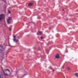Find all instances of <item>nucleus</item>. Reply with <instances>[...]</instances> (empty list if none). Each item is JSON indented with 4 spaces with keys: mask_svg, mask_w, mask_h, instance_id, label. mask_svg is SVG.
<instances>
[{
    "mask_svg": "<svg viewBox=\"0 0 78 78\" xmlns=\"http://www.w3.org/2000/svg\"><path fill=\"white\" fill-rule=\"evenodd\" d=\"M18 39H20L19 36H18Z\"/></svg>",
    "mask_w": 78,
    "mask_h": 78,
    "instance_id": "18",
    "label": "nucleus"
},
{
    "mask_svg": "<svg viewBox=\"0 0 78 78\" xmlns=\"http://www.w3.org/2000/svg\"><path fill=\"white\" fill-rule=\"evenodd\" d=\"M74 75H75L77 77H78V73H76L74 74Z\"/></svg>",
    "mask_w": 78,
    "mask_h": 78,
    "instance_id": "10",
    "label": "nucleus"
},
{
    "mask_svg": "<svg viewBox=\"0 0 78 78\" xmlns=\"http://www.w3.org/2000/svg\"><path fill=\"white\" fill-rule=\"evenodd\" d=\"M67 52V51L66 52V51H65V53H67V52Z\"/></svg>",
    "mask_w": 78,
    "mask_h": 78,
    "instance_id": "21",
    "label": "nucleus"
},
{
    "mask_svg": "<svg viewBox=\"0 0 78 78\" xmlns=\"http://www.w3.org/2000/svg\"><path fill=\"white\" fill-rule=\"evenodd\" d=\"M3 73H4V75H5V76H8V74H7V73H5V72H3Z\"/></svg>",
    "mask_w": 78,
    "mask_h": 78,
    "instance_id": "9",
    "label": "nucleus"
},
{
    "mask_svg": "<svg viewBox=\"0 0 78 78\" xmlns=\"http://www.w3.org/2000/svg\"><path fill=\"white\" fill-rule=\"evenodd\" d=\"M63 11H64V9H63Z\"/></svg>",
    "mask_w": 78,
    "mask_h": 78,
    "instance_id": "22",
    "label": "nucleus"
},
{
    "mask_svg": "<svg viewBox=\"0 0 78 78\" xmlns=\"http://www.w3.org/2000/svg\"><path fill=\"white\" fill-rule=\"evenodd\" d=\"M9 30L10 31H11L12 30L11 29V28H9Z\"/></svg>",
    "mask_w": 78,
    "mask_h": 78,
    "instance_id": "15",
    "label": "nucleus"
},
{
    "mask_svg": "<svg viewBox=\"0 0 78 78\" xmlns=\"http://www.w3.org/2000/svg\"><path fill=\"white\" fill-rule=\"evenodd\" d=\"M43 39V37H41V39Z\"/></svg>",
    "mask_w": 78,
    "mask_h": 78,
    "instance_id": "17",
    "label": "nucleus"
},
{
    "mask_svg": "<svg viewBox=\"0 0 78 78\" xmlns=\"http://www.w3.org/2000/svg\"><path fill=\"white\" fill-rule=\"evenodd\" d=\"M61 69H62V68H61Z\"/></svg>",
    "mask_w": 78,
    "mask_h": 78,
    "instance_id": "23",
    "label": "nucleus"
},
{
    "mask_svg": "<svg viewBox=\"0 0 78 78\" xmlns=\"http://www.w3.org/2000/svg\"><path fill=\"white\" fill-rule=\"evenodd\" d=\"M12 20V18L11 17H9V19L7 20V23L8 24H10V22H9L10 20Z\"/></svg>",
    "mask_w": 78,
    "mask_h": 78,
    "instance_id": "4",
    "label": "nucleus"
},
{
    "mask_svg": "<svg viewBox=\"0 0 78 78\" xmlns=\"http://www.w3.org/2000/svg\"><path fill=\"white\" fill-rule=\"evenodd\" d=\"M62 69H64V66H63L62 67Z\"/></svg>",
    "mask_w": 78,
    "mask_h": 78,
    "instance_id": "20",
    "label": "nucleus"
},
{
    "mask_svg": "<svg viewBox=\"0 0 78 78\" xmlns=\"http://www.w3.org/2000/svg\"><path fill=\"white\" fill-rule=\"evenodd\" d=\"M3 51V47L0 46V53H2Z\"/></svg>",
    "mask_w": 78,
    "mask_h": 78,
    "instance_id": "5",
    "label": "nucleus"
},
{
    "mask_svg": "<svg viewBox=\"0 0 78 78\" xmlns=\"http://www.w3.org/2000/svg\"><path fill=\"white\" fill-rule=\"evenodd\" d=\"M33 5V3H30L28 4V6H32Z\"/></svg>",
    "mask_w": 78,
    "mask_h": 78,
    "instance_id": "7",
    "label": "nucleus"
},
{
    "mask_svg": "<svg viewBox=\"0 0 78 78\" xmlns=\"http://www.w3.org/2000/svg\"><path fill=\"white\" fill-rule=\"evenodd\" d=\"M42 32H40V31H39L38 32L37 34V35H41V34H42Z\"/></svg>",
    "mask_w": 78,
    "mask_h": 78,
    "instance_id": "6",
    "label": "nucleus"
},
{
    "mask_svg": "<svg viewBox=\"0 0 78 78\" xmlns=\"http://www.w3.org/2000/svg\"><path fill=\"white\" fill-rule=\"evenodd\" d=\"M62 69H64V66H63L62 67Z\"/></svg>",
    "mask_w": 78,
    "mask_h": 78,
    "instance_id": "19",
    "label": "nucleus"
},
{
    "mask_svg": "<svg viewBox=\"0 0 78 78\" xmlns=\"http://www.w3.org/2000/svg\"><path fill=\"white\" fill-rule=\"evenodd\" d=\"M3 74L0 73V78H3Z\"/></svg>",
    "mask_w": 78,
    "mask_h": 78,
    "instance_id": "8",
    "label": "nucleus"
},
{
    "mask_svg": "<svg viewBox=\"0 0 78 78\" xmlns=\"http://www.w3.org/2000/svg\"><path fill=\"white\" fill-rule=\"evenodd\" d=\"M52 70H53L52 72H55V69H53Z\"/></svg>",
    "mask_w": 78,
    "mask_h": 78,
    "instance_id": "16",
    "label": "nucleus"
},
{
    "mask_svg": "<svg viewBox=\"0 0 78 78\" xmlns=\"http://www.w3.org/2000/svg\"><path fill=\"white\" fill-rule=\"evenodd\" d=\"M45 67H46V66H45Z\"/></svg>",
    "mask_w": 78,
    "mask_h": 78,
    "instance_id": "24",
    "label": "nucleus"
},
{
    "mask_svg": "<svg viewBox=\"0 0 78 78\" xmlns=\"http://www.w3.org/2000/svg\"><path fill=\"white\" fill-rule=\"evenodd\" d=\"M13 37L14 38L13 39V41H14V42H17L19 40H18L16 39V36L13 35Z\"/></svg>",
    "mask_w": 78,
    "mask_h": 78,
    "instance_id": "2",
    "label": "nucleus"
},
{
    "mask_svg": "<svg viewBox=\"0 0 78 78\" xmlns=\"http://www.w3.org/2000/svg\"><path fill=\"white\" fill-rule=\"evenodd\" d=\"M8 12L9 14H11V11H9V10H8Z\"/></svg>",
    "mask_w": 78,
    "mask_h": 78,
    "instance_id": "14",
    "label": "nucleus"
},
{
    "mask_svg": "<svg viewBox=\"0 0 78 78\" xmlns=\"http://www.w3.org/2000/svg\"><path fill=\"white\" fill-rule=\"evenodd\" d=\"M49 69H51V70H53V68H51V67H49Z\"/></svg>",
    "mask_w": 78,
    "mask_h": 78,
    "instance_id": "13",
    "label": "nucleus"
},
{
    "mask_svg": "<svg viewBox=\"0 0 78 78\" xmlns=\"http://www.w3.org/2000/svg\"><path fill=\"white\" fill-rule=\"evenodd\" d=\"M64 56H65V55H64Z\"/></svg>",
    "mask_w": 78,
    "mask_h": 78,
    "instance_id": "25",
    "label": "nucleus"
},
{
    "mask_svg": "<svg viewBox=\"0 0 78 78\" xmlns=\"http://www.w3.org/2000/svg\"><path fill=\"white\" fill-rule=\"evenodd\" d=\"M5 17V15L4 14H2L0 15V18H1V20H3V19H4Z\"/></svg>",
    "mask_w": 78,
    "mask_h": 78,
    "instance_id": "1",
    "label": "nucleus"
},
{
    "mask_svg": "<svg viewBox=\"0 0 78 78\" xmlns=\"http://www.w3.org/2000/svg\"><path fill=\"white\" fill-rule=\"evenodd\" d=\"M8 71L9 72H10V71L9 69H6L5 70V72H6V71Z\"/></svg>",
    "mask_w": 78,
    "mask_h": 78,
    "instance_id": "11",
    "label": "nucleus"
},
{
    "mask_svg": "<svg viewBox=\"0 0 78 78\" xmlns=\"http://www.w3.org/2000/svg\"><path fill=\"white\" fill-rule=\"evenodd\" d=\"M56 58L57 59H59V58H60V57H59V54H56L55 58L54 59H56Z\"/></svg>",
    "mask_w": 78,
    "mask_h": 78,
    "instance_id": "3",
    "label": "nucleus"
},
{
    "mask_svg": "<svg viewBox=\"0 0 78 78\" xmlns=\"http://www.w3.org/2000/svg\"><path fill=\"white\" fill-rule=\"evenodd\" d=\"M68 70H71V68L69 67L68 68Z\"/></svg>",
    "mask_w": 78,
    "mask_h": 78,
    "instance_id": "12",
    "label": "nucleus"
}]
</instances>
